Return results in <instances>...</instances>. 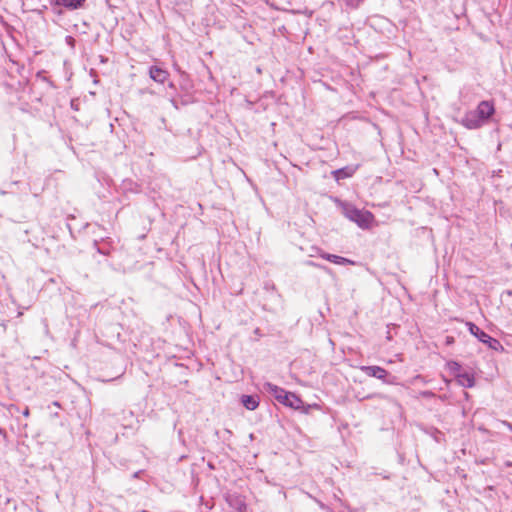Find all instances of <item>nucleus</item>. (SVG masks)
<instances>
[{
	"instance_id": "1",
	"label": "nucleus",
	"mask_w": 512,
	"mask_h": 512,
	"mask_svg": "<svg viewBox=\"0 0 512 512\" xmlns=\"http://www.w3.org/2000/svg\"><path fill=\"white\" fill-rule=\"evenodd\" d=\"M495 106L492 100L481 101L476 108L469 110L461 123L468 129H477L484 125L494 114Z\"/></svg>"
},
{
	"instance_id": "2",
	"label": "nucleus",
	"mask_w": 512,
	"mask_h": 512,
	"mask_svg": "<svg viewBox=\"0 0 512 512\" xmlns=\"http://www.w3.org/2000/svg\"><path fill=\"white\" fill-rule=\"evenodd\" d=\"M270 392L273 397L284 406L298 410L304 414L310 413L311 410H319L318 404H305L303 400L295 393L285 391L277 386H270Z\"/></svg>"
},
{
	"instance_id": "3",
	"label": "nucleus",
	"mask_w": 512,
	"mask_h": 512,
	"mask_svg": "<svg viewBox=\"0 0 512 512\" xmlns=\"http://www.w3.org/2000/svg\"><path fill=\"white\" fill-rule=\"evenodd\" d=\"M345 216L351 221L357 223V225L362 229H370L376 224L374 215L367 210L346 208Z\"/></svg>"
},
{
	"instance_id": "4",
	"label": "nucleus",
	"mask_w": 512,
	"mask_h": 512,
	"mask_svg": "<svg viewBox=\"0 0 512 512\" xmlns=\"http://www.w3.org/2000/svg\"><path fill=\"white\" fill-rule=\"evenodd\" d=\"M86 0H50L52 11L58 15L63 13V9L77 10L84 6Z\"/></svg>"
},
{
	"instance_id": "5",
	"label": "nucleus",
	"mask_w": 512,
	"mask_h": 512,
	"mask_svg": "<svg viewBox=\"0 0 512 512\" xmlns=\"http://www.w3.org/2000/svg\"><path fill=\"white\" fill-rule=\"evenodd\" d=\"M149 76L155 82L163 84L167 80L169 73L162 67L153 65L149 68Z\"/></svg>"
},
{
	"instance_id": "6",
	"label": "nucleus",
	"mask_w": 512,
	"mask_h": 512,
	"mask_svg": "<svg viewBox=\"0 0 512 512\" xmlns=\"http://www.w3.org/2000/svg\"><path fill=\"white\" fill-rule=\"evenodd\" d=\"M367 376L385 380L388 372L379 366H362L360 368Z\"/></svg>"
},
{
	"instance_id": "7",
	"label": "nucleus",
	"mask_w": 512,
	"mask_h": 512,
	"mask_svg": "<svg viewBox=\"0 0 512 512\" xmlns=\"http://www.w3.org/2000/svg\"><path fill=\"white\" fill-rule=\"evenodd\" d=\"M468 327H469L470 333L473 334L475 337H477L481 342H483V343H490L491 341L496 342V340H494L486 332L481 330L474 323H468Z\"/></svg>"
},
{
	"instance_id": "8",
	"label": "nucleus",
	"mask_w": 512,
	"mask_h": 512,
	"mask_svg": "<svg viewBox=\"0 0 512 512\" xmlns=\"http://www.w3.org/2000/svg\"><path fill=\"white\" fill-rule=\"evenodd\" d=\"M321 257L329 262L338 265H355L354 261L334 254L323 253L321 254Z\"/></svg>"
},
{
	"instance_id": "9",
	"label": "nucleus",
	"mask_w": 512,
	"mask_h": 512,
	"mask_svg": "<svg viewBox=\"0 0 512 512\" xmlns=\"http://www.w3.org/2000/svg\"><path fill=\"white\" fill-rule=\"evenodd\" d=\"M457 381L460 385L464 387H473L474 386V376L466 371H462L460 374H456Z\"/></svg>"
},
{
	"instance_id": "10",
	"label": "nucleus",
	"mask_w": 512,
	"mask_h": 512,
	"mask_svg": "<svg viewBox=\"0 0 512 512\" xmlns=\"http://www.w3.org/2000/svg\"><path fill=\"white\" fill-rule=\"evenodd\" d=\"M353 172V170L349 169H339L334 171V177L336 178V180L348 178L352 176Z\"/></svg>"
},
{
	"instance_id": "11",
	"label": "nucleus",
	"mask_w": 512,
	"mask_h": 512,
	"mask_svg": "<svg viewBox=\"0 0 512 512\" xmlns=\"http://www.w3.org/2000/svg\"><path fill=\"white\" fill-rule=\"evenodd\" d=\"M242 403L249 410H254L256 408V401L252 396H243Z\"/></svg>"
},
{
	"instance_id": "12",
	"label": "nucleus",
	"mask_w": 512,
	"mask_h": 512,
	"mask_svg": "<svg viewBox=\"0 0 512 512\" xmlns=\"http://www.w3.org/2000/svg\"><path fill=\"white\" fill-rule=\"evenodd\" d=\"M447 367L455 377L456 374H460L462 372L461 366L455 361L448 362Z\"/></svg>"
},
{
	"instance_id": "13",
	"label": "nucleus",
	"mask_w": 512,
	"mask_h": 512,
	"mask_svg": "<svg viewBox=\"0 0 512 512\" xmlns=\"http://www.w3.org/2000/svg\"><path fill=\"white\" fill-rule=\"evenodd\" d=\"M453 343H454V337L447 336L446 337V344L450 345V344H453Z\"/></svg>"
},
{
	"instance_id": "14",
	"label": "nucleus",
	"mask_w": 512,
	"mask_h": 512,
	"mask_svg": "<svg viewBox=\"0 0 512 512\" xmlns=\"http://www.w3.org/2000/svg\"><path fill=\"white\" fill-rule=\"evenodd\" d=\"M74 41H75V40H74V38H73L72 36H67V37H66V42H67L68 44L73 45Z\"/></svg>"
},
{
	"instance_id": "15",
	"label": "nucleus",
	"mask_w": 512,
	"mask_h": 512,
	"mask_svg": "<svg viewBox=\"0 0 512 512\" xmlns=\"http://www.w3.org/2000/svg\"><path fill=\"white\" fill-rule=\"evenodd\" d=\"M29 414H30L29 409H28V408H26V409L24 410V412H23V415H24L25 417H28V416H29Z\"/></svg>"
}]
</instances>
